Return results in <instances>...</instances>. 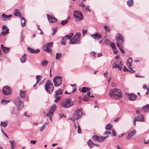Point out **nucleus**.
I'll return each mask as SVG.
<instances>
[{
	"label": "nucleus",
	"instance_id": "f257e3e1",
	"mask_svg": "<svg viewBox=\"0 0 149 149\" xmlns=\"http://www.w3.org/2000/svg\"><path fill=\"white\" fill-rule=\"evenodd\" d=\"M45 90L49 93H52L54 90V87L53 84L50 80H48L45 85Z\"/></svg>",
	"mask_w": 149,
	"mask_h": 149
},
{
	"label": "nucleus",
	"instance_id": "f03ea898",
	"mask_svg": "<svg viewBox=\"0 0 149 149\" xmlns=\"http://www.w3.org/2000/svg\"><path fill=\"white\" fill-rule=\"evenodd\" d=\"M81 33L80 32H77L73 38L70 40V44H77L79 42L80 40Z\"/></svg>",
	"mask_w": 149,
	"mask_h": 149
},
{
	"label": "nucleus",
	"instance_id": "7ed1b4c3",
	"mask_svg": "<svg viewBox=\"0 0 149 149\" xmlns=\"http://www.w3.org/2000/svg\"><path fill=\"white\" fill-rule=\"evenodd\" d=\"M74 102L72 100L70 97L68 98L63 103V107L65 108H67L71 107L74 104Z\"/></svg>",
	"mask_w": 149,
	"mask_h": 149
},
{
	"label": "nucleus",
	"instance_id": "20e7f679",
	"mask_svg": "<svg viewBox=\"0 0 149 149\" xmlns=\"http://www.w3.org/2000/svg\"><path fill=\"white\" fill-rule=\"evenodd\" d=\"M15 104H16L18 109L19 110L22 109L24 106L22 100L19 97L16 99Z\"/></svg>",
	"mask_w": 149,
	"mask_h": 149
},
{
	"label": "nucleus",
	"instance_id": "39448f33",
	"mask_svg": "<svg viewBox=\"0 0 149 149\" xmlns=\"http://www.w3.org/2000/svg\"><path fill=\"white\" fill-rule=\"evenodd\" d=\"M83 112L82 109H80L76 110L73 114V117L75 120H78L82 116Z\"/></svg>",
	"mask_w": 149,
	"mask_h": 149
},
{
	"label": "nucleus",
	"instance_id": "423d86ee",
	"mask_svg": "<svg viewBox=\"0 0 149 149\" xmlns=\"http://www.w3.org/2000/svg\"><path fill=\"white\" fill-rule=\"evenodd\" d=\"M53 43L52 42H50L43 46V50L46 52L51 53L52 50L50 48L53 46Z\"/></svg>",
	"mask_w": 149,
	"mask_h": 149
},
{
	"label": "nucleus",
	"instance_id": "0eeeda50",
	"mask_svg": "<svg viewBox=\"0 0 149 149\" xmlns=\"http://www.w3.org/2000/svg\"><path fill=\"white\" fill-rule=\"evenodd\" d=\"M73 15L76 18V21H78L83 19L82 15L81 12L79 10H75L74 11Z\"/></svg>",
	"mask_w": 149,
	"mask_h": 149
},
{
	"label": "nucleus",
	"instance_id": "6e6552de",
	"mask_svg": "<svg viewBox=\"0 0 149 149\" xmlns=\"http://www.w3.org/2000/svg\"><path fill=\"white\" fill-rule=\"evenodd\" d=\"M62 78L61 76L55 77L53 80L54 85L55 86H60L62 83Z\"/></svg>",
	"mask_w": 149,
	"mask_h": 149
},
{
	"label": "nucleus",
	"instance_id": "1a4fd4ad",
	"mask_svg": "<svg viewBox=\"0 0 149 149\" xmlns=\"http://www.w3.org/2000/svg\"><path fill=\"white\" fill-rule=\"evenodd\" d=\"M122 62L119 60L116 61L115 63H113L112 65V67L113 68H118L120 71H121L122 69Z\"/></svg>",
	"mask_w": 149,
	"mask_h": 149
},
{
	"label": "nucleus",
	"instance_id": "9d476101",
	"mask_svg": "<svg viewBox=\"0 0 149 149\" xmlns=\"http://www.w3.org/2000/svg\"><path fill=\"white\" fill-rule=\"evenodd\" d=\"M3 94L5 95L11 94L12 93V89L8 86H5L2 89Z\"/></svg>",
	"mask_w": 149,
	"mask_h": 149
},
{
	"label": "nucleus",
	"instance_id": "9b49d317",
	"mask_svg": "<svg viewBox=\"0 0 149 149\" xmlns=\"http://www.w3.org/2000/svg\"><path fill=\"white\" fill-rule=\"evenodd\" d=\"M50 110L48 111V112L47 114V116H49V114L53 115V114L56 109V106L55 104H53L50 107Z\"/></svg>",
	"mask_w": 149,
	"mask_h": 149
},
{
	"label": "nucleus",
	"instance_id": "f8f14e48",
	"mask_svg": "<svg viewBox=\"0 0 149 149\" xmlns=\"http://www.w3.org/2000/svg\"><path fill=\"white\" fill-rule=\"evenodd\" d=\"M115 98L120 99L122 97V93L121 90L119 89L116 88V91H115Z\"/></svg>",
	"mask_w": 149,
	"mask_h": 149
},
{
	"label": "nucleus",
	"instance_id": "ddd939ff",
	"mask_svg": "<svg viewBox=\"0 0 149 149\" xmlns=\"http://www.w3.org/2000/svg\"><path fill=\"white\" fill-rule=\"evenodd\" d=\"M116 39L117 40V42H120V40H121V43L122 44V42L124 41L122 35L121 34L118 33L116 34Z\"/></svg>",
	"mask_w": 149,
	"mask_h": 149
},
{
	"label": "nucleus",
	"instance_id": "4468645a",
	"mask_svg": "<svg viewBox=\"0 0 149 149\" xmlns=\"http://www.w3.org/2000/svg\"><path fill=\"white\" fill-rule=\"evenodd\" d=\"M3 31L1 33L2 36H4L9 33V29L6 25H4L2 27Z\"/></svg>",
	"mask_w": 149,
	"mask_h": 149
},
{
	"label": "nucleus",
	"instance_id": "2eb2a0df",
	"mask_svg": "<svg viewBox=\"0 0 149 149\" xmlns=\"http://www.w3.org/2000/svg\"><path fill=\"white\" fill-rule=\"evenodd\" d=\"M127 97L130 100L133 101L136 100L137 97V96L134 94H127Z\"/></svg>",
	"mask_w": 149,
	"mask_h": 149
},
{
	"label": "nucleus",
	"instance_id": "dca6fc26",
	"mask_svg": "<svg viewBox=\"0 0 149 149\" xmlns=\"http://www.w3.org/2000/svg\"><path fill=\"white\" fill-rule=\"evenodd\" d=\"M2 19L4 21H6L10 19L12 17V15H6L4 14H2L1 15Z\"/></svg>",
	"mask_w": 149,
	"mask_h": 149
},
{
	"label": "nucleus",
	"instance_id": "f3484780",
	"mask_svg": "<svg viewBox=\"0 0 149 149\" xmlns=\"http://www.w3.org/2000/svg\"><path fill=\"white\" fill-rule=\"evenodd\" d=\"M90 36L95 40H99L102 38V36L97 33H95L91 35Z\"/></svg>",
	"mask_w": 149,
	"mask_h": 149
},
{
	"label": "nucleus",
	"instance_id": "a211bd4d",
	"mask_svg": "<svg viewBox=\"0 0 149 149\" xmlns=\"http://www.w3.org/2000/svg\"><path fill=\"white\" fill-rule=\"evenodd\" d=\"M27 50L30 53L34 54L38 53L40 52V49H38L36 50H35L33 49L30 47H28L27 48Z\"/></svg>",
	"mask_w": 149,
	"mask_h": 149
},
{
	"label": "nucleus",
	"instance_id": "6ab92c4d",
	"mask_svg": "<svg viewBox=\"0 0 149 149\" xmlns=\"http://www.w3.org/2000/svg\"><path fill=\"white\" fill-rule=\"evenodd\" d=\"M47 18L49 21L51 23H54L57 21V19L51 15L47 14Z\"/></svg>",
	"mask_w": 149,
	"mask_h": 149
},
{
	"label": "nucleus",
	"instance_id": "aec40b11",
	"mask_svg": "<svg viewBox=\"0 0 149 149\" xmlns=\"http://www.w3.org/2000/svg\"><path fill=\"white\" fill-rule=\"evenodd\" d=\"M142 111L143 112H147L149 111V104H147L142 107Z\"/></svg>",
	"mask_w": 149,
	"mask_h": 149
},
{
	"label": "nucleus",
	"instance_id": "412c9836",
	"mask_svg": "<svg viewBox=\"0 0 149 149\" xmlns=\"http://www.w3.org/2000/svg\"><path fill=\"white\" fill-rule=\"evenodd\" d=\"M136 132L135 130H133L130 133L128 134L127 136V139H129L130 138H132V137L134 135Z\"/></svg>",
	"mask_w": 149,
	"mask_h": 149
},
{
	"label": "nucleus",
	"instance_id": "4be33fe9",
	"mask_svg": "<svg viewBox=\"0 0 149 149\" xmlns=\"http://www.w3.org/2000/svg\"><path fill=\"white\" fill-rule=\"evenodd\" d=\"M63 90L59 88L55 91V94L54 97L55 98H56L57 97V95H59L62 94Z\"/></svg>",
	"mask_w": 149,
	"mask_h": 149
},
{
	"label": "nucleus",
	"instance_id": "5701e85b",
	"mask_svg": "<svg viewBox=\"0 0 149 149\" xmlns=\"http://www.w3.org/2000/svg\"><path fill=\"white\" fill-rule=\"evenodd\" d=\"M135 118H137V121L143 122L144 121L143 116L142 114H140L137 116Z\"/></svg>",
	"mask_w": 149,
	"mask_h": 149
},
{
	"label": "nucleus",
	"instance_id": "b1692460",
	"mask_svg": "<svg viewBox=\"0 0 149 149\" xmlns=\"http://www.w3.org/2000/svg\"><path fill=\"white\" fill-rule=\"evenodd\" d=\"M115 91H116V88H114L111 89L110 90L109 93V95L110 97H115Z\"/></svg>",
	"mask_w": 149,
	"mask_h": 149
},
{
	"label": "nucleus",
	"instance_id": "393cba45",
	"mask_svg": "<svg viewBox=\"0 0 149 149\" xmlns=\"http://www.w3.org/2000/svg\"><path fill=\"white\" fill-rule=\"evenodd\" d=\"M1 47L3 52L6 53H8L10 49L9 48L4 47L3 45L2 44L1 45Z\"/></svg>",
	"mask_w": 149,
	"mask_h": 149
},
{
	"label": "nucleus",
	"instance_id": "a878e982",
	"mask_svg": "<svg viewBox=\"0 0 149 149\" xmlns=\"http://www.w3.org/2000/svg\"><path fill=\"white\" fill-rule=\"evenodd\" d=\"M14 15L15 16L19 17L20 18L22 17V15L20 11L17 9H15V10Z\"/></svg>",
	"mask_w": 149,
	"mask_h": 149
},
{
	"label": "nucleus",
	"instance_id": "bb28decb",
	"mask_svg": "<svg viewBox=\"0 0 149 149\" xmlns=\"http://www.w3.org/2000/svg\"><path fill=\"white\" fill-rule=\"evenodd\" d=\"M27 55L26 54H24L23 56L20 58L21 62L22 63H24L26 60Z\"/></svg>",
	"mask_w": 149,
	"mask_h": 149
},
{
	"label": "nucleus",
	"instance_id": "cd10ccee",
	"mask_svg": "<svg viewBox=\"0 0 149 149\" xmlns=\"http://www.w3.org/2000/svg\"><path fill=\"white\" fill-rule=\"evenodd\" d=\"M21 19V24L22 27H24L26 25V21L25 19L23 17H20Z\"/></svg>",
	"mask_w": 149,
	"mask_h": 149
},
{
	"label": "nucleus",
	"instance_id": "c85d7f7f",
	"mask_svg": "<svg viewBox=\"0 0 149 149\" xmlns=\"http://www.w3.org/2000/svg\"><path fill=\"white\" fill-rule=\"evenodd\" d=\"M26 91H20V96L21 97L25 98L26 97Z\"/></svg>",
	"mask_w": 149,
	"mask_h": 149
},
{
	"label": "nucleus",
	"instance_id": "c756f323",
	"mask_svg": "<svg viewBox=\"0 0 149 149\" xmlns=\"http://www.w3.org/2000/svg\"><path fill=\"white\" fill-rule=\"evenodd\" d=\"M90 89V88H88L87 87H83L82 88V90H79L80 91L82 92L83 93H85L87 91H88Z\"/></svg>",
	"mask_w": 149,
	"mask_h": 149
},
{
	"label": "nucleus",
	"instance_id": "7c9ffc66",
	"mask_svg": "<svg viewBox=\"0 0 149 149\" xmlns=\"http://www.w3.org/2000/svg\"><path fill=\"white\" fill-rule=\"evenodd\" d=\"M133 62V60L131 57L129 58L127 60V65H131Z\"/></svg>",
	"mask_w": 149,
	"mask_h": 149
},
{
	"label": "nucleus",
	"instance_id": "2f4dec72",
	"mask_svg": "<svg viewBox=\"0 0 149 149\" xmlns=\"http://www.w3.org/2000/svg\"><path fill=\"white\" fill-rule=\"evenodd\" d=\"M116 44L122 53L125 54V51L123 50L122 47L118 42H117Z\"/></svg>",
	"mask_w": 149,
	"mask_h": 149
},
{
	"label": "nucleus",
	"instance_id": "473e14b6",
	"mask_svg": "<svg viewBox=\"0 0 149 149\" xmlns=\"http://www.w3.org/2000/svg\"><path fill=\"white\" fill-rule=\"evenodd\" d=\"M113 125L110 123H109L107 125L105 126V128L106 130H111L112 129Z\"/></svg>",
	"mask_w": 149,
	"mask_h": 149
},
{
	"label": "nucleus",
	"instance_id": "72a5a7b5",
	"mask_svg": "<svg viewBox=\"0 0 149 149\" xmlns=\"http://www.w3.org/2000/svg\"><path fill=\"white\" fill-rule=\"evenodd\" d=\"M87 143L89 148H93V143L92 142L91 140L90 139L88 140L87 141Z\"/></svg>",
	"mask_w": 149,
	"mask_h": 149
},
{
	"label": "nucleus",
	"instance_id": "f704fd0d",
	"mask_svg": "<svg viewBox=\"0 0 149 149\" xmlns=\"http://www.w3.org/2000/svg\"><path fill=\"white\" fill-rule=\"evenodd\" d=\"M73 34L72 33H70L68 35H65V37L67 39L71 40V38L73 36Z\"/></svg>",
	"mask_w": 149,
	"mask_h": 149
},
{
	"label": "nucleus",
	"instance_id": "c9c22d12",
	"mask_svg": "<svg viewBox=\"0 0 149 149\" xmlns=\"http://www.w3.org/2000/svg\"><path fill=\"white\" fill-rule=\"evenodd\" d=\"M8 123L6 122L1 121V122L0 125L2 127H6L7 126Z\"/></svg>",
	"mask_w": 149,
	"mask_h": 149
},
{
	"label": "nucleus",
	"instance_id": "e433bc0d",
	"mask_svg": "<svg viewBox=\"0 0 149 149\" xmlns=\"http://www.w3.org/2000/svg\"><path fill=\"white\" fill-rule=\"evenodd\" d=\"M128 5L130 6H131L134 4V1L132 0H130L127 2Z\"/></svg>",
	"mask_w": 149,
	"mask_h": 149
},
{
	"label": "nucleus",
	"instance_id": "4c0bfd02",
	"mask_svg": "<svg viewBox=\"0 0 149 149\" xmlns=\"http://www.w3.org/2000/svg\"><path fill=\"white\" fill-rule=\"evenodd\" d=\"M103 137L102 136H98L97 138V141L99 142H102L104 141Z\"/></svg>",
	"mask_w": 149,
	"mask_h": 149
},
{
	"label": "nucleus",
	"instance_id": "58836bf2",
	"mask_svg": "<svg viewBox=\"0 0 149 149\" xmlns=\"http://www.w3.org/2000/svg\"><path fill=\"white\" fill-rule=\"evenodd\" d=\"M9 102V100H6L3 99L1 101V103L2 104H6Z\"/></svg>",
	"mask_w": 149,
	"mask_h": 149
},
{
	"label": "nucleus",
	"instance_id": "ea45409f",
	"mask_svg": "<svg viewBox=\"0 0 149 149\" xmlns=\"http://www.w3.org/2000/svg\"><path fill=\"white\" fill-rule=\"evenodd\" d=\"M83 100L85 101H88L89 100V97L87 95H85L83 98Z\"/></svg>",
	"mask_w": 149,
	"mask_h": 149
},
{
	"label": "nucleus",
	"instance_id": "a19ab883",
	"mask_svg": "<svg viewBox=\"0 0 149 149\" xmlns=\"http://www.w3.org/2000/svg\"><path fill=\"white\" fill-rule=\"evenodd\" d=\"M48 61L46 60H44L42 61V65L44 66H46L48 64Z\"/></svg>",
	"mask_w": 149,
	"mask_h": 149
},
{
	"label": "nucleus",
	"instance_id": "79ce46f5",
	"mask_svg": "<svg viewBox=\"0 0 149 149\" xmlns=\"http://www.w3.org/2000/svg\"><path fill=\"white\" fill-rule=\"evenodd\" d=\"M111 46L113 50H115L116 49V47L115 44L114 43L111 42Z\"/></svg>",
	"mask_w": 149,
	"mask_h": 149
},
{
	"label": "nucleus",
	"instance_id": "37998d69",
	"mask_svg": "<svg viewBox=\"0 0 149 149\" xmlns=\"http://www.w3.org/2000/svg\"><path fill=\"white\" fill-rule=\"evenodd\" d=\"M68 19H66L65 20H63L61 22V24L62 25H64L68 22Z\"/></svg>",
	"mask_w": 149,
	"mask_h": 149
},
{
	"label": "nucleus",
	"instance_id": "c03bdc74",
	"mask_svg": "<svg viewBox=\"0 0 149 149\" xmlns=\"http://www.w3.org/2000/svg\"><path fill=\"white\" fill-rule=\"evenodd\" d=\"M62 56V54L61 53H57L56 55V59L58 60L59 58L61 57Z\"/></svg>",
	"mask_w": 149,
	"mask_h": 149
},
{
	"label": "nucleus",
	"instance_id": "a18cd8bd",
	"mask_svg": "<svg viewBox=\"0 0 149 149\" xmlns=\"http://www.w3.org/2000/svg\"><path fill=\"white\" fill-rule=\"evenodd\" d=\"M41 78V76L40 75H37L36 76V84H37L40 81Z\"/></svg>",
	"mask_w": 149,
	"mask_h": 149
},
{
	"label": "nucleus",
	"instance_id": "49530a36",
	"mask_svg": "<svg viewBox=\"0 0 149 149\" xmlns=\"http://www.w3.org/2000/svg\"><path fill=\"white\" fill-rule=\"evenodd\" d=\"M62 41L61 42L62 44L63 45H66V39H65L63 37H62Z\"/></svg>",
	"mask_w": 149,
	"mask_h": 149
},
{
	"label": "nucleus",
	"instance_id": "de8ad7c7",
	"mask_svg": "<svg viewBox=\"0 0 149 149\" xmlns=\"http://www.w3.org/2000/svg\"><path fill=\"white\" fill-rule=\"evenodd\" d=\"M127 66H128V67L129 69H130L131 71H129L130 72L132 73H134V71L133 70V68H132L131 67V65H127Z\"/></svg>",
	"mask_w": 149,
	"mask_h": 149
},
{
	"label": "nucleus",
	"instance_id": "09e8293b",
	"mask_svg": "<svg viewBox=\"0 0 149 149\" xmlns=\"http://www.w3.org/2000/svg\"><path fill=\"white\" fill-rule=\"evenodd\" d=\"M98 136L96 135H93L92 136V138L93 140L95 141H97Z\"/></svg>",
	"mask_w": 149,
	"mask_h": 149
},
{
	"label": "nucleus",
	"instance_id": "8fccbe9b",
	"mask_svg": "<svg viewBox=\"0 0 149 149\" xmlns=\"http://www.w3.org/2000/svg\"><path fill=\"white\" fill-rule=\"evenodd\" d=\"M60 97H61L60 96H58V97H56V98H55L56 99L54 100V102H55L56 103H57L60 100Z\"/></svg>",
	"mask_w": 149,
	"mask_h": 149
},
{
	"label": "nucleus",
	"instance_id": "3c124183",
	"mask_svg": "<svg viewBox=\"0 0 149 149\" xmlns=\"http://www.w3.org/2000/svg\"><path fill=\"white\" fill-rule=\"evenodd\" d=\"M104 27L106 31H109L110 30V29L108 26H104Z\"/></svg>",
	"mask_w": 149,
	"mask_h": 149
},
{
	"label": "nucleus",
	"instance_id": "603ef678",
	"mask_svg": "<svg viewBox=\"0 0 149 149\" xmlns=\"http://www.w3.org/2000/svg\"><path fill=\"white\" fill-rule=\"evenodd\" d=\"M46 126H45V124H43L42 126L40 129V131H42L46 128Z\"/></svg>",
	"mask_w": 149,
	"mask_h": 149
},
{
	"label": "nucleus",
	"instance_id": "864d4df0",
	"mask_svg": "<svg viewBox=\"0 0 149 149\" xmlns=\"http://www.w3.org/2000/svg\"><path fill=\"white\" fill-rule=\"evenodd\" d=\"M9 142H10V143L11 147L12 148H14V145H13L14 141H11L10 140L9 141Z\"/></svg>",
	"mask_w": 149,
	"mask_h": 149
},
{
	"label": "nucleus",
	"instance_id": "5fc2aeb1",
	"mask_svg": "<svg viewBox=\"0 0 149 149\" xmlns=\"http://www.w3.org/2000/svg\"><path fill=\"white\" fill-rule=\"evenodd\" d=\"M77 132L79 134H81V128L79 127V126L78 124V128L77 130Z\"/></svg>",
	"mask_w": 149,
	"mask_h": 149
},
{
	"label": "nucleus",
	"instance_id": "6e6d98bb",
	"mask_svg": "<svg viewBox=\"0 0 149 149\" xmlns=\"http://www.w3.org/2000/svg\"><path fill=\"white\" fill-rule=\"evenodd\" d=\"M79 6H81L83 8H84L85 6V5L84 4H83L82 3H82H79Z\"/></svg>",
	"mask_w": 149,
	"mask_h": 149
},
{
	"label": "nucleus",
	"instance_id": "4d7b16f0",
	"mask_svg": "<svg viewBox=\"0 0 149 149\" xmlns=\"http://www.w3.org/2000/svg\"><path fill=\"white\" fill-rule=\"evenodd\" d=\"M123 71L124 72L129 71L130 70L127 69V68L125 66H124L123 68Z\"/></svg>",
	"mask_w": 149,
	"mask_h": 149
},
{
	"label": "nucleus",
	"instance_id": "13d9d810",
	"mask_svg": "<svg viewBox=\"0 0 149 149\" xmlns=\"http://www.w3.org/2000/svg\"><path fill=\"white\" fill-rule=\"evenodd\" d=\"M105 134H111V133L110 132L108 131H106L104 133Z\"/></svg>",
	"mask_w": 149,
	"mask_h": 149
},
{
	"label": "nucleus",
	"instance_id": "bf43d9fd",
	"mask_svg": "<svg viewBox=\"0 0 149 149\" xmlns=\"http://www.w3.org/2000/svg\"><path fill=\"white\" fill-rule=\"evenodd\" d=\"M57 31V30L55 28L53 29V32L52 34V35H54V34H55Z\"/></svg>",
	"mask_w": 149,
	"mask_h": 149
},
{
	"label": "nucleus",
	"instance_id": "052dcab7",
	"mask_svg": "<svg viewBox=\"0 0 149 149\" xmlns=\"http://www.w3.org/2000/svg\"><path fill=\"white\" fill-rule=\"evenodd\" d=\"M112 132L113 134V136H116V131L114 130H113L112 131Z\"/></svg>",
	"mask_w": 149,
	"mask_h": 149
},
{
	"label": "nucleus",
	"instance_id": "680f3d73",
	"mask_svg": "<svg viewBox=\"0 0 149 149\" xmlns=\"http://www.w3.org/2000/svg\"><path fill=\"white\" fill-rule=\"evenodd\" d=\"M24 36L22 34L20 41H23L24 40Z\"/></svg>",
	"mask_w": 149,
	"mask_h": 149
},
{
	"label": "nucleus",
	"instance_id": "e2e57ef3",
	"mask_svg": "<svg viewBox=\"0 0 149 149\" xmlns=\"http://www.w3.org/2000/svg\"><path fill=\"white\" fill-rule=\"evenodd\" d=\"M36 142V140H31V143L32 144H35Z\"/></svg>",
	"mask_w": 149,
	"mask_h": 149
},
{
	"label": "nucleus",
	"instance_id": "0e129e2a",
	"mask_svg": "<svg viewBox=\"0 0 149 149\" xmlns=\"http://www.w3.org/2000/svg\"><path fill=\"white\" fill-rule=\"evenodd\" d=\"M1 131L2 132V133L6 137H7V138H8V136L5 133L3 130H2V129H1Z\"/></svg>",
	"mask_w": 149,
	"mask_h": 149
},
{
	"label": "nucleus",
	"instance_id": "69168bd1",
	"mask_svg": "<svg viewBox=\"0 0 149 149\" xmlns=\"http://www.w3.org/2000/svg\"><path fill=\"white\" fill-rule=\"evenodd\" d=\"M53 115H52L50 114H49V116H47V117H49V119L50 120H51V121H52V116Z\"/></svg>",
	"mask_w": 149,
	"mask_h": 149
},
{
	"label": "nucleus",
	"instance_id": "338daca9",
	"mask_svg": "<svg viewBox=\"0 0 149 149\" xmlns=\"http://www.w3.org/2000/svg\"><path fill=\"white\" fill-rule=\"evenodd\" d=\"M83 33L84 34L86 33L87 32V30H84L83 29L82 30Z\"/></svg>",
	"mask_w": 149,
	"mask_h": 149
},
{
	"label": "nucleus",
	"instance_id": "774afa93",
	"mask_svg": "<svg viewBox=\"0 0 149 149\" xmlns=\"http://www.w3.org/2000/svg\"><path fill=\"white\" fill-rule=\"evenodd\" d=\"M76 90H77V89H76V88H73V90L72 91L71 93H73L74 92L76 91Z\"/></svg>",
	"mask_w": 149,
	"mask_h": 149
}]
</instances>
